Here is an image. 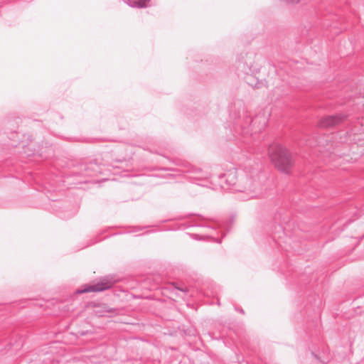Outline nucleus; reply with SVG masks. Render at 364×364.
<instances>
[{"mask_svg": "<svg viewBox=\"0 0 364 364\" xmlns=\"http://www.w3.org/2000/svg\"><path fill=\"white\" fill-rule=\"evenodd\" d=\"M267 122L268 118L264 112H259L253 118L246 117L245 123L241 125L242 134L253 136L262 132Z\"/></svg>", "mask_w": 364, "mask_h": 364, "instance_id": "7ed1b4c3", "label": "nucleus"}, {"mask_svg": "<svg viewBox=\"0 0 364 364\" xmlns=\"http://www.w3.org/2000/svg\"><path fill=\"white\" fill-rule=\"evenodd\" d=\"M216 242H218V243H220L221 240H217Z\"/></svg>", "mask_w": 364, "mask_h": 364, "instance_id": "f3484780", "label": "nucleus"}, {"mask_svg": "<svg viewBox=\"0 0 364 364\" xmlns=\"http://www.w3.org/2000/svg\"><path fill=\"white\" fill-rule=\"evenodd\" d=\"M116 309H112V308H109V306H105L102 308V310L100 311H97L96 312V314L99 316H105V314L106 313H112V312H115Z\"/></svg>", "mask_w": 364, "mask_h": 364, "instance_id": "9d476101", "label": "nucleus"}, {"mask_svg": "<svg viewBox=\"0 0 364 364\" xmlns=\"http://www.w3.org/2000/svg\"><path fill=\"white\" fill-rule=\"evenodd\" d=\"M357 364H364V361H360Z\"/></svg>", "mask_w": 364, "mask_h": 364, "instance_id": "4468645a", "label": "nucleus"}, {"mask_svg": "<svg viewBox=\"0 0 364 364\" xmlns=\"http://www.w3.org/2000/svg\"><path fill=\"white\" fill-rule=\"evenodd\" d=\"M23 149H24V153H25L26 155H28V156L35 155V154H37V153H36V150H35V149H29V150H28V151H27V150L26 149V146H23Z\"/></svg>", "mask_w": 364, "mask_h": 364, "instance_id": "9b49d317", "label": "nucleus"}, {"mask_svg": "<svg viewBox=\"0 0 364 364\" xmlns=\"http://www.w3.org/2000/svg\"><path fill=\"white\" fill-rule=\"evenodd\" d=\"M312 355H313L316 358H317V356H316V355H314V353H312Z\"/></svg>", "mask_w": 364, "mask_h": 364, "instance_id": "dca6fc26", "label": "nucleus"}, {"mask_svg": "<svg viewBox=\"0 0 364 364\" xmlns=\"http://www.w3.org/2000/svg\"><path fill=\"white\" fill-rule=\"evenodd\" d=\"M239 178L240 172L236 168H232L223 174L214 176L213 180L214 181L217 180L220 187L225 191L229 190L231 188L235 191Z\"/></svg>", "mask_w": 364, "mask_h": 364, "instance_id": "20e7f679", "label": "nucleus"}, {"mask_svg": "<svg viewBox=\"0 0 364 364\" xmlns=\"http://www.w3.org/2000/svg\"><path fill=\"white\" fill-rule=\"evenodd\" d=\"M269 156L275 167L282 173L289 174L294 164L291 154L279 144H271L268 148Z\"/></svg>", "mask_w": 364, "mask_h": 364, "instance_id": "f257e3e1", "label": "nucleus"}, {"mask_svg": "<svg viewBox=\"0 0 364 364\" xmlns=\"http://www.w3.org/2000/svg\"><path fill=\"white\" fill-rule=\"evenodd\" d=\"M177 289H179L181 291H187L186 287H184V288H183V287L182 288H177Z\"/></svg>", "mask_w": 364, "mask_h": 364, "instance_id": "f8f14e48", "label": "nucleus"}, {"mask_svg": "<svg viewBox=\"0 0 364 364\" xmlns=\"http://www.w3.org/2000/svg\"><path fill=\"white\" fill-rule=\"evenodd\" d=\"M114 282L111 281L107 278H104L100 282L94 284H85L80 289L75 291L77 294H81L88 292H100L107 289H109L112 287Z\"/></svg>", "mask_w": 364, "mask_h": 364, "instance_id": "39448f33", "label": "nucleus"}, {"mask_svg": "<svg viewBox=\"0 0 364 364\" xmlns=\"http://www.w3.org/2000/svg\"><path fill=\"white\" fill-rule=\"evenodd\" d=\"M246 82L255 88H259L262 86L263 82L262 80H259L252 75H247L245 76Z\"/></svg>", "mask_w": 364, "mask_h": 364, "instance_id": "1a4fd4ad", "label": "nucleus"}, {"mask_svg": "<svg viewBox=\"0 0 364 364\" xmlns=\"http://www.w3.org/2000/svg\"><path fill=\"white\" fill-rule=\"evenodd\" d=\"M240 313H242V314H244V311H243V309H240Z\"/></svg>", "mask_w": 364, "mask_h": 364, "instance_id": "2eb2a0df", "label": "nucleus"}, {"mask_svg": "<svg viewBox=\"0 0 364 364\" xmlns=\"http://www.w3.org/2000/svg\"><path fill=\"white\" fill-rule=\"evenodd\" d=\"M345 118L346 116L343 114L326 116L320 120L319 126L323 128L332 127L341 123Z\"/></svg>", "mask_w": 364, "mask_h": 364, "instance_id": "423d86ee", "label": "nucleus"}, {"mask_svg": "<svg viewBox=\"0 0 364 364\" xmlns=\"http://www.w3.org/2000/svg\"><path fill=\"white\" fill-rule=\"evenodd\" d=\"M189 172L192 175L191 178L196 179L197 181H202L203 179L208 178L209 177V173L203 171L201 168H193Z\"/></svg>", "mask_w": 364, "mask_h": 364, "instance_id": "0eeeda50", "label": "nucleus"}, {"mask_svg": "<svg viewBox=\"0 0 364 364\" xmlns=\"http://www.w3.org/2000/svg\"><path fill=\"white\" fill-rule=\"evenodd\" d=\"M88 333V332H80V336H85Z\"/></svg>", "mask_w": 364, "mask_h": 364, "instance_id": "ddd939ff", "label": "nucleus"}, {"mask_svg": "<svg viewBox=\"0 0 364 364\" xmlns=\"http://www.w3.org/2000/svg\"><path fill=\"white\" fill-rule=\"evenodd\" d=\"M150 0H125V3L132 8H146Z\"/></svg>", "mask_w": 364, "mask_h": 364, "instance_id": "6e6552de", "label": "nucleus"}, {"mask_svg": "<svg viewBox=\"0 0 364 364\" xmlns=\"http://www.w3.org/2000/svg\"><path fill=\"white\" fill-rule=\"evenodd\" d=\"M262 175L259 169H245L240 171V178L235 191L255 193L260 187V176Z\"/></svg>", "mask_w": 364, "mask_h": 364, "instance_id": "f03ea898", "label": "nucleus"}]
</instances>
